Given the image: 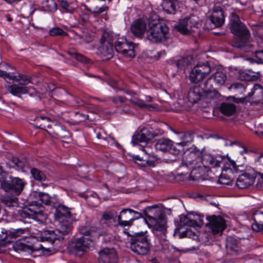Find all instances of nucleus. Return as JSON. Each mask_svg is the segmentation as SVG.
<instances>
[{
  "mask_svg": "<svg viewBox=\"0 0 263 263\" xmlns=\"http://www.w3.org/2000/svg\"><path fill=\"white\" fill-rule=\"evenodd\" d=\"M224 158L220 155L213 156L205 148L198 153V182L207 180L208 173L212 167L220 166Z\"/></svg>",
  "mask_w": 263,
  "mask_h": 263,
  "instance_id": "obj_1",
  "label": "nucleus"
},
{
  "mask_svg": "<svg viewBox=\"0 0 263 263\" xmlns=\"http://www.w3.org/2000/svg\"><path fill=\"white\" fill-rule=\"evenodd\" d=\"M149 29L147 32V39L153 43L165 42L168 38L169 28L164 23L158 20L156 14H152L148 18Z\"/></svg>",
  "mask_w": 263,
  "mask_h": 263,
  "instance_id": "obj_2",
  "label": "nucleus"
},
{
  "mask_svg": "<svg viewBox=\"0 0 263 263\" xmlns=\"http://www.w3.org/2000/svg\"><path fill=\"white\" fill-rule=\"evenodd\" d=\"M146 222L154 227L156 235L165 236L166 233V221L162 214L157 205L147 207L144 210Z\"/></svg>",
  "mask_w": 263,
  "mask_h": 263,
  "instance_id": "obj_3",
  "label": "nucleus"
},
{
  "mask_svg": "<svg viewBox=\"0 0 263 263\" xmlns=\"http://www.w3.org/2000/svg\"><path fill=\"white\" fill-rule=\"evenodd\" d=\"M259 172H257L252 168L248 169L238 177L236 185L239 189H245L252 186L255 182L257 175L263 181V154L259 155L255 161Z\"/></svg>",
  "mask_w": 263,
  "mask_h": 263,
  "instance_id": "obj_4",
  "label": "nucleus"
},
{
  "mask_svg": "<svg viewBox=\"0 0 263 263\" xmlns=\"http://www.w3.org/2000/svg\"><path fill=\"white\" fill-rule=\"evenodd\" d=\"M230 29L232 33L239 37L240 41L236 43L234 46L241 48L246 45L250 37V33L249 29L242 22L238 16L235 14L232 15L230 20Z\"/></svg>",
  "mask_w": 263,
  "mask_h": 263,
  "instance_id": "obj_5",
  "label": "nucleus"
},
{
  "mask_svg": "<svg viewBox=\"0 0 263 263\" xmlns=\"http://www.w3.org/2000/svg\"><path fill=\"white\" fill-rule=\"evenodd\" d=\"M127 234L130 236L129 247L131 250L141 256L146 255L150 250V243L146 234L141 232L130 235L127 232Z\"/></svg>",
  "mask_w": 263,
  "mask_h": 263,
  "instance_id": "obj_6",
  "label": "nucleus"
},
{
  "mask_svg": "<svg viewBox=\"0 0 263 263\" xmlns=\"http://www.w3.org/2000/svg\"><path fill=\"white\" fill-rule=\"evenodd\" d=\"M44 207L42 204L33 201L18 212V216L23 220L33 219L42 221L46 215L44 213Z\"/></svg>",
  "mask_w": 263,
  "mask_h": 263,
  "instance_id": "obj_7",
  "label": "nucleus"
},
{
  "mask_svg": "<svg viewBox=\"0 0 263 263\" xmlns=\"http://www.w3.org/2000/svg\"><path fill=\"white\" fill-rule=\"evenodd\" d=\"M70 232V227L68 224L60 225L59 228L54 231L46 230L43 232L40 236L41 240L47 241L53 243L55 240L64 239V236Z\"/></svg>",
  "mask_w": 263,
  "mask_h": 263,
  "instance_id": "obj_8",
  "label": "nucleus"
},
{
  "mask_svg": "<svg viewBox=\"0 0 263 263\" xmlns=\"http://www.w3.org/2000/svg\"><path fill=\"white\" fill-rule=\"evenodd\" d=\"M230 167H224L222 170L221 175L219 177V182L223 184L228 185L230 184L233 179V172L239 173L242 172L243 167L242 165H237L234 161L228 159Z\"/></svg>",
  "mask_w": 263,
  "mask_h": 263,
  "instance_id": "obj_9",
  "label": "nucleus"
},
{
  "mask_svg": "<svg viewBox=\"0 0 263 263\" xmlns=\"http://www.w3.org/2000/svg\"><path fill=\"white\" fill-rule=\"evenodd\" d=\"M197 25V16L192 14L180 20L178 23L174 26V28L183 34H187L191 32H194L193 28H196Z\"/></svg>",
  "mask_w": 263,
  "mask_h": 263,
  "instance_id": "obj_10",
  "label": "nucleus"
},
{
  "mask_svg": "<svg viewBox=\"0 0 263 263\" xmlns=\"http://www.w3.org/2000/svg\"><path fill=\"white\" fill-rule=\"evenodd\" d=\"M136 46L134 43L127 41L125 39H118L116 42L115 48L116 51L124 57L132 59L135 56Z\"/></svg>",
  "mask_w": 263,
  "mask_h": 263,
  "instance_id": "obj_11",
  "label": "nucleus"
},
{
  "mask_svg": "<svg viewBox=\"0 0 263 263\" xmlns=\"http://www.w3.org/2000/svg\"><path fill=\"white\" fill-rule=\"evenodd\" d=\"M112 36L108 32H104L102 33L100 42L102 44L100 47V52L105 58V60H109L114 55V46L112 42Z\"/></svg>",
  "mask_w": 263,
  "mask_h": 263,
  "instance_id": "obj_12",
  "label": "nucleus"
},
{
  "mask_svg": "<svg viewBox=\"0 0 263 263\" xmlns=\"http://www.w3.org/2000/svg\"><path fill=\"white\" fill-rule=\"evenodd\" d=\"M206 219L208 222L205 225L209 227L213 234L221 235L227 227L225 220L221 216L215 215Z\"/></svg>",
  "mask_w": 263,
  "mask_h": 263,
  "instance_id": "obj_13",
  "label": "nucleus"
},
{
  "mask_svg": "<svg viewBox=\"0 0 263 263\" xmlns=\"http://www.w3.org/2000/svg\"><path fill=\"white\" fill-rule=\"evenodd\" d=\"M51 137L59 139L62 142L68 143L71 139V134L65 128L59 124H54L47 130Z\"/></svg>",
  "mask_w": 263,
  "mask_h": 263,
  "instance_id": "obj_14",
  "label": "nucleus"
},
{
  "mask_svg": "<svg viewBox=\"0 0 263 263\" xmlns=\"http://www.w3.org/2000/svg\"><path fill=\"white\" fill-rule=\"evenodd\" d=\"M193 215L191 214L187 215H181L180 217L179 223L180 226H187L190 227L187 229V235L189 238L193 239H196L197 237V223L196 220L192 219Z\"/></svg>",
  "mask_w": 263,
  "mask_h": 263,
  "instance_id": "obj_15",
  "label": "nucleus"
},
{
  "mask_svg": "<svg viewBox=\"0 0 263 263\" xmlns=\"http://www.w3.org/2000/svg\"><path fill=\"white\" fill-rule=\"evenodd\" d=\"M71 213L67 206L60 204L56 208L54 217L56 220L61 223V225L68 224L70 227V231L71 230Z\"/></svg>",
  "mask_w": 263,
  "mask_h": 263,
  "instance_id": "obj_16",
  "label": "nucleus"
},
{
  "mask_svg": "<svg viewBox=\"0 0 263 263\" xmlns=\"http://www.w3.org/2000/svg\"><path fill=\"white\" fill-rule=\"evenodd\" d=\"M91 240L84 236L73 240L71 243V250L76 254H83L89 248Z\"/></svg>",
  "mask_w": 263,
  "mask_h": 263,
  "instance_id": "obj_17",
  "label": "nucleus"
},
{
  "mask_svg": "<svg viewBox=\"0 0 263 263\" xmlns=\"http://www.w3.org/2000/svg\"><path fill=\"white\" fill-rule=\"evenodd\" d=\"M156 149L163 153L169 152L174 155L178 154L179 150L173 145V142L168 139L161 138L159 139L155 144Z\"/></svg>",
  "mask_w": 263,
  "mask_h": 263,
  "instance_id": "obj_18",
  "label": "nucleus"
},
{
  "mask_svg": "<svg viewBox=\"0 0 263 263\" xmlns=\"http://www.w3.org/2000/svg\"><path fill=\"white\" fill-rule=\"evenodd\" d=\"M100 263H117V252L113 248H105L99 252Z\"/></svg>",
  "mask_w": 263,
  "mask_h": 263,
  "instance_id": "obj_19",
  "label": "nucleus"
},
{
  "mask_svg": "<svg viewBox=\"0 0 263 263\" xmlns=\"http://www.w3.org/2000/svg\"><path fill=\"white\" fill-rule=\"evenodd\" d=\"M108 224L106 222L100 220L91 226L88 231L82 232V233L86 236H101L107 234V228Z\"/></svg>",
  "mask_w": 263,
  "mask_h": 263,
  "instance_id": "obj_20",
  "label": "nucleus"
},
{
  "mask_svg": "<svg viewBox=\"0 0 263 263\" xmlns=\"http://www.w3.org/2000/svg\"><path fill=\"white\" fill-rule=\"evenodd\" d=\"M155 137V135L146 128H143L139 132L135 134L133 136L132 143L133 145L140 143L147 142Z\"/></svg>",
  "mask_w": 263,
  "mask_h": 263,
  "instance_id": "obj_21",
  "label": "nucleus"
},
{
  "mask_svg": "<svg viewBox=\"0 0 263 263\" xmlns=\"http://www.w3.org/2000/svg\"><path fill=\"white\" fill-rule=\"evenodd\" d=\"M9 178L10 179V182L8 181V185L10 187L8 190H4L7 192H13L16 195L20 194L24 188L25 182L18 177H12L10 176Z\"/></svg>",
  "mask_w": 263,
  "mask_h": 263,
  "instance_id": "obj_22",
  "label": "nucleus"
},
{
  "mask_svg": "<svg viewBox=\"0 0 263 263\" xmlns=\"http://www.w3.org/2000/svg\"><path fill=\"white\" fill-rule=\"evenodd\" d=\"M118 224L122 227H130L133 223L132 209H123L118 216Z\"/></svg>",
  "mask_w": 263,
  "mask_h": 263,
  "instance_id": "obj_23",
  "label": "nucleus"
},
{
  "mask_svg": "<svg viewBox=\"0 0 263 263\" xmlns=\"http://www.w3.org/2000/svg\"><path fill=\"white\" fill-rule=\"evenodd\" d=\"M227 250L234 255H240L244 253L240 242L233 237H228L227 240Z\"/></svg>",
  "mask_w": 263,
  "mask_h": 263,
  "instance_id": "obj_24",
  "label": "nucleus"
},
{
  "mask_svg": "<svg viewBox=\"0 0 263 263\" xmlns=\"http://www.w3.org/2000/svg\"><path fill=\"white\" fill-rule=\"evenodd\" d=\"M130 30L134 36L142 38L146 30V24L142 19L134 21L130 27Z\"/></svg>",
  "mask_w": 263,
  "mask_h": 263,
  "instance_id": "obj_25",
  "label": "nucleus"
},
{
  "mask_svg": "<svg viewBox=\"0 0 263 263\" xmlns=\"http://www.w3.org/2000/svg\"><path fill=\"white\" fill-rule=\"evenodd\" d=\"M13 249L16 252L20 253L22 252L36 251L40 250H44L45 248L42 245L37 246L35 245L29 246L20 241H16L13 245Z\"/></svg>",
  "mask_w": 263,
  "mask_h": 263,
  "instance_id": "obj_26",
  "label": "nucleus"
},
{
  "mask_svg": "<svg viewBox=\"0 0 263 263\" xmlns=\"http://www.w3.org/2000/svg\"><path fill=\"white\" fill-rule=\"evenodd\" d=\"M95 16H98L103 12L108 10V7L102 4L99 0H92L90 2V7L87 8Z\"/></svg>",
  "mask_w": 263,
  "mask_h": 263,
  "instance_id": "obj_27",
  "label": "nucleus"
},
{
  "mask_svg": "<svg viewBox=\"0 0 263 263\" xmlns=\"http://www.w3.org/2000/svg\"><path fill=\"white\" fill-rule=\"evenodd\" d=\"M32 124L36 128L46 129L47 131L54 124L49 118L43 116L36 117Z\"/></svg>",
  "mask_w": 263,
  "mask_h": 263,
  "instance_id": "obj_28",
  "label": "nucleus"
},
{
  "mask_svg": "<svg viewBox=\"0 0 263 263\" xmlns=\"http://www.w3.org/2000/svg\"><path fill=\"white\" fill-rule=\"evenodd\" d=\"M253 218L255 223L252 225L253 230L263 233V211H256L253 214Z\"/></svg>",
  "mask_w": 263,
  "mask_h": 263,
  "instance_id": "obj_29",
  "label": "nucleus"
},
{
  "mask_svg": "<svg viewBox=\"0 0 263 263\" xmlns=\"http://www.w3.org/2000/svg\"><path fill=\"white\" fill-rule=\"evenodd\" d=\"M210 21L214 24L215 27H218L221 26L224 22V16L223 11L221 9L214 10L210 17Z\"/></svg>",
  "mask_w": 263,
  "mask_h": 263,
  "instance_id": "obj_30",
  "label": "nucleus"
},
{
  "mask_svg": "<svg viewBox=\"0 0 263 263\" xmlns=\"http://www.w3.org/2000/svg\"><path fill=\"white\" fill-rule=\"evenodd\" d=\"M7 90L12 95L17 97H20L23 94L27 93L28 92L27 87L13 84L6 86Z\"/></svg>",
  "mask_w": 263,
  "mask_h": 263,
  "instance_id": "obj_31",
  "label": "nucleus"
},
{
  "mask_svg": "<svg viewBox=\"0 0 263 263\" xmlns=\"http://www.w3.org/2000/svg\"><path fill=\"white\" fill-rule=\"evenodd\" d=\"M219 110L221 114L227 116L233 115L236 110V105L230 102H223L219 107Z\"/></svg>",
  "mask_w": 263,
  "mask_h": 263,
  "instance_id": "obj_32",
  "label": "nucleus"
},
{
  "mask_svg": "<svg viewBox=\"0 0 263 263\" xmlns=\"http://www.w3.org/2000/svg\"><path fill=\"white\" fill-rule=\"evenodd\" d=\"M149 147L146 146L143 148V151L147 155L151 156L153 159L152 160H142L140 158L139 156H136L135 157L136 160H139L140 161H143L141 163H140V165H145L146 164L149 166L154 167L155 166L156 161L157 160L156 157L153 155L152 153H151L149 149Z\"/></svg>",
  "mask_w": 263,
  "mask_h": 263,
  "instance_id": "obj_33",
  "label": "nucleus"
},
{
  "mask_svg": "<svg viewBox=\"0 0 263 263\" xmlns=\"http://www.w3.org/2000/svg\"><path fill=\"white\" fill-rule=\"evenodd\" d=\"M194 62L193 56L187 55L177 60L176 64L178 68L182 69L191 65Z\"/></svg>",
  "mask_w": 263,
  "mask_h": 263,
  "instance_id": "obj_34",
  "label": "nucleus"
},
{
  "mask_svg": "<svg viewBox=\"0 0 263 263\" xmlns=\"http://www.w3.org/2000/svg\"><path fill=\"white\" fill-rule=\"evenodd\" d=\"M9 176L10 175L4 171L3 167L0 166V185L3 190H8L10 187L8 185V180H7Z\"/></svg>",
  "mask_w": 263,
  "mask_h": 263,
  "instance_id": "obj_35",
  "label": "nucleus"
},
{
  "mask_svg": "<svg viewBox=\"0 0 263 263\" xmlns=\"http://www.w3.org/2000/svg\"><path fill=\"white\" fill-rule=\"evenodd\" d=\"M211 72L210 65L206 63L203 66L198 64V82L206 78Z\"/></svg>",
  "mask_w": 263,
  "mask_h": 263,
  "instance_id": "obj_36",
  "label": "nucleus"
},
{
  "mask_svg": "<svg viewBox=\"0 0 263 263\" xmlns=\"http://www.w3.org/2000/svg\"><path fill=\"white\" fill-rule=\"evenodd\" d=\"M178 134L180 136V138L182 139V141L176 143L178 146H185L188 143L193 141V136L191 133H178Z\"/></svg>",
  "mask_w": 263,
  "mask_h": 263,
  "instance_id": "obj_37",
  "label": "nucleus"
},
{
  "mask_svg": "<svg viewBox=\"0 0 263 263\" xmlns=\"http://www.w3.org/2000/svg\"><path fill=\"white\" fill-rule=\"evenodd\" d=\"M212 78L219 85H222L227 80V76L222 71H217L212 75Z\"/></svg>",
  "mask_w": 263,
  "mask_h": 263,
  "instance_id": "obj_38",
  "label": "nucleus"
},
{
  "mask_svg": "<svg viewBox=\"0 0 263 263\" xmlns=\"http://www.w3.org/2000/svg\"><path fill=\"white\" fill-rule=\"evenodd\" d=\"M31 173L34 179L37 181H44L46 179L45 174L36 168H33L31 170Z\"/></svg>",
  "mask_w": 263,
  "mask_h": 263,
  "instance_id": "obj_39",
  "label": "nucleus"
},
{
  "mask_svg": "<svg viewBox=\"0 0 263 263\" xmlns=\"http://www.w3.org/2000/svg\"><path fill=\"white\" fill-rule=\"evenodd\" d=\"M129 101L133 103V104L137 105L139 107L141 108H150L153 107L152 105L151 104H147L145 103L144 101L136 98V97H132L130 99H129Z\"/></svg>",
  "mask_w": 263,
  "mask_h": 263,
  "instance_id": "obj_40",
  "label": "nucleus"
},
{
  "mask_svg": "<svg viewBox=\"0 0 263 263\" xmlns=\"http://www.w3.org/2000/svg\"><path fill=\"white\" fill-rule=\"evenodd\" d=\"M197 87L194 86L191 87L188 92L187 98L189 101L192 104L196 103L197 102Z\"/></svg>",
  "mask_w": 263,
  "mask_h": 263,
  "instance_id": "obj_41",
  "label": "nucleus"
},
{
  "mask_svg": "<svg viewBox=\"0 0 263 263\" xmlns=\"http://www.w3.org/2000/svg\"><path fill=\"white\" fill-rule=\"evenodd\" d=\"M209 80L210 79H208V80L203 84V87H202L200 84L198 85V87H201L203 93H204L207 96L212 97L213 95L215 94V92L212 90V85H208V81H209Z\"/></svg>",
  "mask_w": 263,
  "mask_h": 263,
  "instance_id": "obj_42",
  "label": "nucleus"
},
{
  "mask_svg": "<svg viewBox=\"0 0 263 263\" xmlns=\"http://www.w3.org/2000/svg\"><path fill=\"white\" fill-rule=\"evenodd\" d=\"M49 34L51 36H55L58 35L66 36L67 33L65 32L60 27H54L49 30Z\"/></svg>",
  "mask_w": 263,
  "mask_h": 263,
  "instance_id": "obj_43",
  "label": "nucleus"
},
{
  "mask_svg": "<svg viewBox=\"0 0 263 263\" xmlns=\"http://www.w3.org/2000/svg\"><path fill=\"white\" fill-rule=\"evenodd\" d=\"M68 53L72 57L75 58L76 60H77L79 61H80L82 63H84L86 64L89 63L90 62V60L87 58L86 57H84V55L78 54L76 52H72L71 51H68Z\"/></svg>",
  "mask_w": 263,
  "mask_h": 263,
  "instance_id": "obj_44",
  "label": "nucleus"
},
{
  "mask_svg": "<svg viewBox=\"0 0 263 263\" xmlns=\"http://www.w3.org/2000/svg\"><path fill=\"white\" fill-rule=\"evenodd\" d=\"M16 82H20L21 85H26L30 82V78L25 75L18 74L15 79Z\"/></svg>",
  "mask_w": 263,
  "mask_h": 263,
  "instance_id": "obj_45",
  "label": "nucleus"
},
{
  "mask_svg": "<svg viewBox=\"0 0 263 263\" xmlns=\"http://www.w3.org/2000/svg\"><path fill=\"white\" fill-rule=\"evenodd\" d=\"M43 4L50 11H54L57 10V4L53 0H46Z\"/></svg>",
  "mask_w": 263,
  "mask_h": 263,
  "instance_id": "obj_46",
  "label": "nucleus"
},
{
  "mask_svg": "<svg viewBox=\"0 0 263 263\" xmlns=\"http://www.w3.org/2000/svg\"><path fill=\"white\" fill-rule=\"evenodd\" d=\"M163 9L168 13H173L176 10V6L172 2L168 1L164 4Z\"/></svg>",
  "mask_w": 263,
  "mask_h": 263,
  "instance_id": "obj_47",
  "label": "nucleus"
},
{
  "mask_svg": "<svg viewBox=\"0 0 263 263\" xmlns=\"http://www.w3.org/2000/svg\"><path fill=\"white\" fill-rule=\"evenodd\" d=\"M4 202L8 207L15 206L17 205V198L16 197H6L4 199Z\"/></svg>",
  "mask_w": 263,
  "mask_h": 263,
  "instance_id": "obj_48",
  "label": "nucleus"
},
{
  "mask_svg": "<svg viewBox=\"0 0 263 263\" xmlns=\"http://www.w3.org/2000/svg\"><path fill=\"white\" fill-rule=\"evenodd\" d=\"M39 197L40 200L45 204L50 205L51 203V197L47 194L44 193H40Z\"/></svg>",
  "mask_w": 263,
  "mask_h": 263,
  "instance_id": "obj_49",
  "label": "nucleus"
},
{
  "mask_svg": "<svg viewBox=\"0 0 263 263\" xmlns=\"http://www.w3.org/2000/svg\"><path fill=\"white\" fill-rule=\"evenodd\" d=\"M229 89H234L236 92L241 93L245 91V87L243 85L239 83H235L232 84L229 87Z\"/></svg>",
  "mask_w": 263,
  "mask_h": 263,
  "instance_id": "obj_50",
  "label": "nucleus"
},
{
  "mask_svg": "<svg viewBox=\"0 0 263 263\" xmlns=\"http://www.w3.org/2000/svg\"><path fill=\"white\" fill-rule=\"evenodd\" d=\"M0 77L6 79H8L10 80H14L16 79V76L14 73H8L6 71L0 69Z\"/></svg>",
  "mask_w": 263,
  "mask_h": 263,
  "instance_id": "obj_51",
  "label": "nucleus"
},
{
  "mask_svg": "<svg viewBox=\"0 0 263 263\" xmlns=\"http://www.w3.org/2000/svg\"><path fill=\"white\" fill-rule=\"evenodd\" d=\"M197 65L195 66L189 74V79L192 83H196L197 76Z\"/></svg>",
  "mask_w": 263,
  "mask_h": 263,
  "instance_id": "obj_52",
  "label": "nucleus"
},
{
  "mask_svg": "<svg viewBox=\"0 0 263 263\" xmlns=\"http://www.w3.org/2000/svg\"><path fill=\"white\" fill-rule=\"evenodd\" d=\"M12 162L20 170H23L25 166V162L21 160L18 158H14L12 159Z\"/></svg>",
  "mask_w": 263,
  "mask_h": 263,
  "instance_id": "obj_53",
  "label": "nucleus"
},
{
  "mask_svg": "<svg viewBox=\"0 0 263 263\" xmlns=\"http://www.w3.org/2000/svg\"><path fill=\"white\" fill-rule=\"evenodd\" d=\"M127 100L128 99L127 98H126L125 97H122V96H116V97H113L112 99V101L113 103L114 104H116L117 105H119V103L120 104L125 103Z\"/></svg>",
  "mask_w": 263,
  "mask_h": 263,
  "instance_id": "obj_54",
  "label": "nucleus"
},
{
  "mask_svg": "<svg viewBox=\"0 0 263 263\" xmlns=\"http://www.w3.org/2000/svg\"><path fill=\"white\" fill-rule=\"evenodd\" d=\"M114 217V214L111 212H105L102 214L101 220L107 222V221L111 220Z\"/></svg>",
  "mask_w": 263,
  "mask_h": 263,
  "instance_id": "obj_55",
  "label": "nucleus"
},
{
  "mask_svg": "<svg viewBox=\"0 0 263 263\" xmlns=\"http://www.w3.org/2000/svg\"><path fill=\"white\" fill-rule=\"evenodd\" d=\"M61 6L63 9H65L66 11L67 12L72 13L74 10L73 9L69 8V5L67 2L66 1L61 0Z\"/></svg>",
  "mask_w": 263,
  "mask_h": 263,
  "instance_id": "obj_56",
  "label": "nucleus"
},
{
  "mask_svg": "<svg viewBox=\"0 0 263 263\" xmlns=\"http://www.w3.org/2000/svg\"><path fill=\"white\" fill-rule=\"evenodd\" d=\"M255 57L259 61V62L263 63V50H257L255 52Z\"/></svg>",
  "mask_w": 263,
  "mask_h": 263,
  "instance_id": "obj_57",
  "label": "nucleus"
},
{
  "mask_svg": "<svg viewBox=\"0 0 263 263\" xmlns=\"http://www.w3.org/2000/svg\"><path fill=\"white\" fill-rule=\"evenodd\" d=\"M197 174V170L194 168H193L192 171L191 172L190 175V178L189 179L193 181H195L197 179V176L196 175Z\"/></svg>",
  "mask_w": 263,
  "mask_h": 263,
  "instance_id": "obj_58",
  "label": "nucleus"
},
{
  "mask_svg": "<svg viewBox=\"0 0 263 263\" xmlns=\"http://www.w3.org/2000/svg\"><path fill=\"white\" fill-rule=\"evenodd\" d=\"M132 213L133 215V221L136 219H138L142 217V215L141 213L134 211L133 210H132Z\"/></svg>",
  "mask_w": 263,
  "mask_h": 263,
  "instance_id": "obj_59",
  "label": "nucleus"
},
{
  "mask_svg": "<svg viewBox=\"0 0 263 263\" xmlns=\"http://www.w3.org/2000/svg\"><path fill=\"white\" fill-rule=\"evenodd\" d=\"M25 230L23 229H17L12 233V235L15 237L20 236L21 234L24 233Z\"/></svg>",
  "mask_w": 263,
  "mask_h": 263,
  "instance_id": "obj_60",
  "label": "nucleus"
},
{
  "mask_svg": "<svg viewBox=\"0 0 263 263\" xmlns=\"http://www.w3.org/2000/svg\"><path fill=\"white\" fill-rule=\"evenodd\" d=\"M203 218L204 216L203 215L198 214V227L203 224Z\"/></svg>",
  "mask_w": 263,
  "mask_h": 263,
  "instance_id": "obj_61",
  "label": "nucleus"
},
{
  "mask_svg": "<svg viewBox=\"0 0 263 263\" xmlns=\"http://www.w3.org/2000/svg\"><path fill=\"white\" fill-rule=\"evenodd\" d=\"M173 248L175 251L179 252L180 254L186 253L189 250V249H180L176 247H173Z\"/></svg>",
  "mask_w": 263,
  "mask_h": 263,
  "instance_id": "obj_62",
  "label": "nucleus"
},
{
  "mask_svg": "<svg viewBox=\"0 0 263 263\" xmlns=\"http://www.w3.org/2000/svg\"><path fill=\"white\" fill-rule=\"evenodd\" d=\"M29 7L30 8L29 13L30 14H32L36 9L35 5L33 4H30Z\"/></svg>",
  "mask_w": 263,
  "mask_h": 263,
  "instance_id": "obj_63",
  "label": "nucleus"
},
{
  "mask_svg": "<svg viewBox=\"0 0 263 263\" xmlns=\"http://www.w3.org/2000/svg\"><path fill=\"white\" fill-rule=\"evenodd\" d=\"M258 132H260V134L263 135V123H260L258 125Z\"/></svg>",
  "mask_w": 263,
  "mask_h": 263,
  "instance_id": "obj_64",
  "label": "nucleus"
}]
</instances>
